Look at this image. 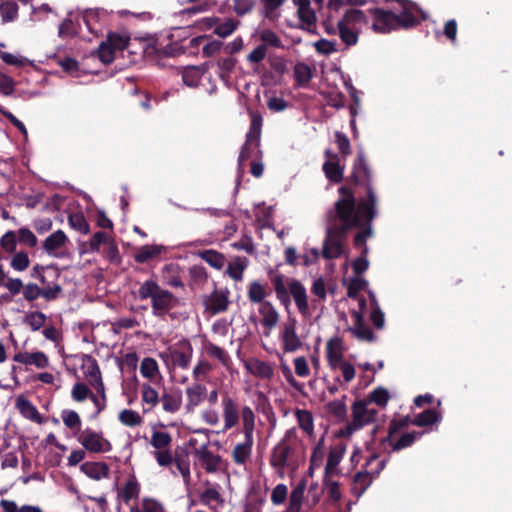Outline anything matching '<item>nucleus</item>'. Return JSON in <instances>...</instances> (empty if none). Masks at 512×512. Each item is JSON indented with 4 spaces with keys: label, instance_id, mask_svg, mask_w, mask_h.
<instances>
[{
    "label": "nucleus",
    "instance_id": "f257e3e1",
    "mask_svg": "<svg viewBox=\"0 0 512 512\" xmlns=\"http://www.w3.org/2000/svg\"><path fill=\"white\" fill-rule=\"evenodd\" d=\"M385 2H396L399 8H395L394 11L370 8L368 12L373 17L371 28L374 32L386 34L399 29L408 30L420 24L419 15L423 14V11L417 3L411 0H385Z\"/></svg>",
    "mask_w": 512,
    "mask_h": 512
},
{
    "label": "nucleus",
    "instance_id": "f03ea898",
    "mask_svg": "<svg viewBox=\"0 0 512 512\" xmlns=\"http://www.w3.org/2000/svg\"><path fill=\"white\" fill-rule=\"evenodd\" d=\"M341 198L335 202V213L340 221H350L354 225L372 222L376 217L377 196L375 191H369L365 198L357 202L353 190L348 186L338 189Z\"/></svg>",
    "mask_w": 512,
    "mask_h": 512
},
{
    "label": "nucleus",
    "instance_id": "7ed1b4c3",
    "mask_svg": "<svg viewBox=\"0 0 512 512\" xmlns=\"http://www.w3.org/2000/svg\"><path fill=\"white\" fill-rule=\"evenodd\" d=\"M134 295L142 301L150 299L152 314L158 318L164 317L179 305V299L153 279L144 281Z\"/></svg>",
    "mask_w": 512,
    "mask_h": 512
},
{
    "label": "nucleus",
    "instance_id": "20e7f679",
    "mask_svg": "<svg viewBox=\"0 0 512 512\" xmlns=\"http://www.w3.org/2000/svg\"><path fill=\"white\" fill-rule=\"evenodd\" d=\"M368 23L364 11L356 8L348 9L337 23V30L341 41L351 47L357 44L362 25Z\"/></svg>",
    "mask_w": 512,
    "mask_h": 512
},
{
    "label": "nucleus",
    "instance_id": "39448f33",
    "mask_svg": "<svg viewBox=\"0 0 512 512\" xmlns=\"http://www.w3.org/2000/svg\"><path fill=\"white\" fill-rule=\"evenodd\" d=\"M241 417L243 422L245 441L235 445L232 451V458L236 464L244 465L251 456L252 452L255 414L249 406H244L241 410Z\"/></svg>",
    "mask_w": 512,
    "mask_h": 512
},
{
    "label": "nucleus",
    "instance_id": "423d86ee",
    "mask_svg": "<svg viewBox=\"0 0 512 512\" xmlns=\"http://www.w3.org/2000/svg\"><path fill=\"white\" fill-rule=\"evenodd\" d=\"M341 225L328 227L323 243L322 257L325 259L339 258L343 252L342 239L354 224L350 221H340Z\"/></svg>",
    "mask_w": 512,
    "mask_h": 512
},
{
    "label": "nucleus",
    "instance_id": "0eeeda50",
    "mask_svg": "<svg viewBox=\"0 0 512 512\" xmlns=\"http://www.w3.org/2000/svg\"><path fill=\"white\" fill-rule=\"evenodd\" d=\"M347 181L354 186L364 187L368 195L369 191H374L372 170L363 151L358 152L353 162L351 175L347 178Z\"/></svg>",
    "mask_w": 512,
    "mask_h": 512
},
{
    "label": "nucleus",
    "instance_id": "6e6552de",
    "mask_svg": "<svg viewBox=\"0 0 512 512\" xmlns=\"http://www.w3.org/2000/svg\"><path fill=\"white\" fill-rule=\"evenodd\" d=\"M294 436L293 430H288L284 437L274 446L270 455V465L277 471H283L288 465V459L293 453L289 441Z\"/></svg>",
    "mask_w": 512,
    "mask_h": 512
},
{
    "label": "nucleus",
    "instance_id": "1a4fd4ad",
    "mask_svg": "<svg viewBox=\"0 0 512 512\" xmlns=\"http://www.w3.org/2000/svg\"><path fill=\"white\" fill-rule=\"evenodd\" d=\"M78 441L91 453L109 452L112 449V444L103 436L102 432H96L90 428L81 432Z\"/></svg>",
    "mask_w": 512,
    "mask_h": 512
},
{
    "label": "nucleus",
    "instance_id": "9d476101",
    "mask_svg": "<svg viewBox=\"0 0 512 512\" xmlns=\"http://www.w3.org/2000/svg\"><path fill=\"white\" fill-rule=\"evenodd\" d=\"M370 419L365 413V400H357L352 405V420L338 432L339 437L348 438L355 431L362 429L370 424Z\"/></svg>",
    "mask_w": 512,
    "mask_h": 512
},
{
    "label": "nucleus",
    "instance_id": "9b49d317",
    "mask_svg": "<svg viewBox=\"0 0 512 512\" xmlns=\"http://www.w3.org/2000/svg\"><path fill=\"white\" fill-rule=\"evenodd\" d=\"M22 291L23 298L27 302L32 303L39 297H42L47 302H52L57 300L61 296L63 288L61 285H53L51 288H40L38 284L29 282L27 284H24Z\"/></svg>",
    "mask_w": 512,
    "mask_h": 512
},
{
    "label": "nucleus",
    "instance_id": "f8f14e48",
    "mask_svg": "<svg viewBox=\"0 0 512 512\" xmlns=\"http://www.w3.org/2000/svg\"><path fill=\"white\" fill-rule=\"evenodd\" d=\"M387 462V459H382L377 463V468L375 470H372L371 472H357L353 477L351 493L357 498H360L370 487L373 479L378 477L381 471L386 467Z\"/></svg>",
    "mask_w": 512,
    "mask_h": 512
},
{
    "label": "nucleus",
    "instance_id": "ddd939ff",
    "mask_svg": "<svg viewBox=\"0 0 512 512\" xmlns=\"http://www.w3.org/2000/svg\"><path fill=\"white\" fill-rule=\"evenodd\" d=\"M287 285L289 288V296L293 297L298 311L302 315L308 314L309 304L305 286L295 278H288Z\"/></svg>",
    "mask_w": 512,
    "mask_h": 512
},
{
    "label": "nucleus",
    "instance_id": "4468645a",
    "mask_svg": "<svg viewBox=\"0 0 512 512\" xmlns=\"http://www.w3.org/2000/svg\"><path fill=\"white\" fill-rule=\"evenodd\" d=\"M297 320L289 318L284 325L280 338L285 352H295L302 346V342L296 332Z\"/></svg>",
    "mask_w": 512,
    "mask_h": 512
},
{
    "label": "nucleus",
    "instance_id": "2eb2a0df",
    "mask_svg": "<svg viewBox=\"0 0 512 512\" xmlns=\"http://www.w3.org/2000/svg\"><path fill=\"white\" fill-rule=\"evenodd\" d=\"M185 394V409L187 412H193L206 399L207 388L201 383H194L185 389Z\"/></svg>",
    "mask_w": 512,
    "mask_h": 512
},
{
    "label": "nucleus",
    "instance_id": "dca6fc26",
    "mask_svg": "<svg viewBox=\"0 0 512 512\" xmlns=\"http://www.w3.org/2000/svg\"><path fill=\"white\" fill-rule=\"evenodd\" d=\"M354 326L349 331L360 341L373 342L376 339L374 332L367 326L362 311H353Z\"/></svg>",
    "mask_w": 512,
    "mask_h": 512
},
{
    "label": "nucleus",
    "instance_id": "f3484780",
    "mask_svg": "<svg viewBox=\"0 0 512 512\" xmlns=\"http://www.w3.org/2000/svg\"><path fill=\"white\" fill-rule=\"evenodd\" d=\"M195 455L198 457L201 466L208 473H214L218 470L222 458L220 455L214 454L208 449L207 444L201 445L195 450Z\"/></svg>",
    "mask_w": 512,
    "mask_h": 512
},
{
    "label": "nucleus",
    "instance_id": "a211bd4d",
    "mask_svg": "<svg viewBox=\"0 0 512 512\" xmlns=\"http://www.w3.org/2000/svg\"><path fill=\"white\" fill-rule=\"evenodd\" d=\"M224 430H229L237 425L239 421V409L236 401L225 394L222 398Z\"/></svg>",
    "mask_w": 512,
    "mask_h": 512
},
{
    "label": "nucleus",
    "instance_id": "6ab92c4d",
    "mask_svg": "<svg viewBox=\"0 0 512 512\" xmlns=\"http://www.w3.org/2000/svg\"><path fill=\"white\" fill-rule=\"evenodd\" d=\"M270 280L273 284L277 299L285 309L288 310L291 305V298L289 296V288L285 275L282 273H271Z\"/></svg>",
    "mask_w": 512,
    "mask_h": 512
},
{
    "label": "nucleus",
    "instance_id": "aec40b11",
    "mask_svg": "<svg viewBox=\"0 0 512 512\" xmlns=\"http://www.w3.org/2000/svg\"><path fill=\"white\" fill-rule=\"evenodd\" d=\"M192 353V345L190 344V342L184 341L179 344V348L171 350V362L174 366H177L182 369H187L192 358Z\"/></svg>",
    "mask_w": 512,
    "mask_h": 512
},
{
    "label": "nucleus",
    "instance_id": "412c9836",
    "mask_svg": "<svg viewBox=\"0 0 512 512\" xmlns=\"http://www.w3.org/2000/svg\"><path fill=\"white\" fill-rule=\"evenodd\" d=\"M13 361L25 365H34L39 369H44L49 365L48 357L42 351H37L33 353L19 352L14 355Z\"/></svg>",
    "mask_w": 512,
    "mask_h": 512
},
{
    "label": "nucleus",
    "instance_id": "4be33fe9",
    "mask_svg": "<svg viewBox=\"0 0 512 512\" xmlns=\"http://www.w3.org/2000/svg\"><path fill=\"white\" fill-rule=\"evenodd\" d=\"M16 408L21 415L37 424H42L44 419L37 408L24 395H20L16 399Z\"/></svg>",
    "mask_w": 512,
    "mask_h": 512
},
{
    "label": "nucleus",
    "instance_id": "5701e85b",
    "mask_svg": "<svg viewBox=\"0 0 512 512\" xmlns=\"http://www.w3.org/2000/svg\"><path fill=\"white\" fill-rule=\"evenodd\" d=\"M326 358L332 369H336L342 363L343 347L340 338H332L327 342Z\"/></svg>",
    "mask_w": 512,
    "mask_h": 512
},
{
    "label": "nucleus",
    "instance_id": "b1692460",
    "mask_svg": "<svg viewBox=\"0 0 512 512\" xmlns=\"http://www.w3.org/2000/svg\"><path fill=\"white\" fill-rule=\"evenodd\" d=\"M334 160H326L322 170L331 183H341L344 179V166L339 164V156L333 155Z\"/></svg>",
    "mask_w": 512,
    "mask_h": 512
},
{
    "label": "nucleus",
    "instance_id": "393cba45",
    "mask_svg": "<svg viewBox=\"0 0 512 512\" xmlns=\"http://www.w3.org/2000/svg\"><path fill=\"white\" fill-rule=\"evenodd\" d=\"M166 251L163 245H144L138 248L134 254L135 262L139 264L147 263L151 260L157 259L162 253Z\"/></svg>",
    "mask_w": 512,
    "mask_h": 512
},
{
    "label": "nucleus",
    "instance_id": "a878e982",
    "mask_svg": "<svg viewBox=\"0 0 512 512\" xmlns=\"http://www.w3.org/2000/svg\"><path fill=\"white\" fill-rule=\"evenodd\" d=\"M208 71L206 63L199 66H188L182 72V80L189 87H197L202 76Z\"/></svg>",
    "mask_w": 512,
    "mask_h": 512
},
{
    "label": "nucleus",
    "instance_id": "bb28decb",
    "mask_svg": "<svg viewBox=\"0 0 512 512\" xmlns=\"http://www.w3.org/2000/svg\"><path fill=\"white\" fill-rule=\"evenodd\" d=\"M246 368L251 374L263 379H271L274 375V369L270 363L263 360L252 358L246 363Z\"/></svg>",
    "mask_w": 512,
    "mask_h": 512
},
{
    "label": "nucleus",
    "instance_id": "cd10ccee",
    "mask_svg": "<svg viewBox=\"0 0 512 512\" xmlns=\"http://www.w3.org/2000/svg\"><path fill=\"white\" fill-rule=\"evenodd\" d=\"M80 470L89 478L100 480L109 476V466L104 462H85L80 466Z\"/></svg>",
    "mask_w": 512,
    "mask_h": 512
},
{
    "label": "nucleus",
    "instance_id": "c85d7f7f",
    "mask_svg": "<svg viewBox=\"0 0 512 512\" xmlns=\"http://www.w3.org/2000/svg\"><path fill=\"white\" fill-rule=\"evenodd\" d=\"M345 453V447L342 445H338L335 447H332L328 454L327 463L325 466V472L324 475H336L338 476L340 474L339 469L337 466L341 462L343 456Z\"/></svg>",
    "mask_w": 512,
    "mask_h": 512
},
{
    "label": "nucleus",
    "instance_id": "c756f323",
    "mask_svg": "<svg viewBox=\"0 0 512 512\" xmlns=\"http://www.w3.org/2000/svg\"><path fill=\"white\" fill-rule=\"evenodd\" d=\"M259 313L262 316L261 324L271 330L279 321V313L270 301L263 302L259 307Z\"/></svg>",
    "mask_w": 512,
    "mask_h": 512
},
{
    "label": "nucleus",
    "instance_id": "7c9ffc66",
    "mask_svg": "<svg viewBox=\"0 0 512 512\" xmlns=\"http://www.w3.org/2000/svg\"><path fill=\"white\" fill-rule=\"evenodd\" d=\"M423 434V431H412L402 434L398 440H394L393 437H391V440L386 441V443L391 446L392 452H397L411 447L417 439L422 437Z\"/></svg>",
    "mask_w": 512,
    "mask_h": 512
},
{
    "label": "nucleus",
    "instance_id": "2f4dec72",
    "mask_svg": "<svg viewBox=\"0 0 512 512\" xmlns=\"http://www.w3.org/2000/svg\"><path fill=\"white\" fill-rule=\"evenodd\" d=\"M229 300L223 292L214 291L206 301V309L213 315L225 312L228 309Z\"/></svg>",
    "mask_w": 512,
    "mask_h": 512
},
{
    "label": "nucleus",
    "instance_id": "473e14b6",
    "mask_svg": "<svg viewBox=\"0 0 512 512\" xmlns=\"http://www.w3.org/2000/svg\"><path fill=\"white\" fill-rule=\"evenodd\" d=\"M141 395L143 404L148 405L147 408L143 406V413L150 412L160 402L161 397H159L156 389L147 383L142 384Z\"/></svg>",
    "mask_w": 512,
    "mask_h": 512
},
{
    "label": "nucleus",
    "instance_id": "72a5a7b5",
    "mask_svg": "<svg viewBox=\"0 0 512 512\" xmlns=\"http://www.w3.org/2000/svg\"><path fill=\"white\" fill-rule=\"evenodd\" d=\"M262 116L258 113L251 114L249 131L246 135L247 142H254L256 147L260 146Z\"/></svg>",
    "mask_w": 512,
    "mask_h": 512
},
{
    "label": "nucleus",
    "instance_id": "f704fd0d",
    "mask_svg": "<svg viewBox=\"0 0 512 512\" xmlns=\"http://www.w3.org/2000/svg\"><path fill=\"white\" fill-rule=\"evenodd\" d=\"M66 242H68L66 234L62 230H57L45 239L43 249L51 254L53 251L63 247Z\"/></svg>",
    "mask_w": 512,
    "mask_h": 512
},
{
    "label": "nucleus",
    "instance_id": "c9c22d12",
    "mask_svg": "<svg viewBox=\"0 0 512 512\" xmlns=\"http://www.w3.org/2000/svg\"><path fill=\"white\" fill-rule=\"evenodd\" d=\"M441 420V414L435 409H427L417 414L412 421V425L418 427H427Z\"/></svg>",
    "mask_w": 512,
    "mask_h": 512
},
{
    "label": "nucleus",
    "instance_id": "e433bc0d",
    "mask_svg": "<svg viewBox=\"0 0 512 512\" xmlns=\"http://www.w3.org/2000/svg\"><path fill=\"white\" fill-rule=\"evenodd\" d=\"M199 257L208 263L211 267L221 270L226 262L225 256L213 249L199 251Z\"/></svg>",
    "mask_w": 512,
    "mask_h": 512
},
{
    "label": "nucleus",
    "instance_id": "4c0bfd02",
    "mask_svg": "<svg viewBox=\"0 0 512 512\" xmlns=\"http://www.w3.org/2000/svg\"><path fill=\"white\" fill-rule=\"evenodd\" d=\"M371 223L372 222H367V223L365 222L364 224H362L360 226H353V228L361 229V231L355 235L353 242H354V246L356 248H363V250H362L363 254L368 253V247L366 245V241L373 234V229H372Z\"/></svg>",
    "mask_w": 512,
    "mask_h": 512
},
{
    "label": "nucleus",
    "instance_id": "58836bf2",
    "mask_svg": "<svg viewBox=\"0 0 512 512\" xmlns=\"http://www.w3.org/2000/svg\"><path fill=\"white\" fill-rule=\"evenodd\" d=\"M204 349L210 357L217 359L223 366L229 367L231 364V358L228 352L218 345L207 341L204 344Z\"/></svg>",
    "mask_w": 512,
    "mask_h": 512
},
{
    "label": "nucleus",
    "instance_id": "ea45409f",
    "mask_svg": "<svg viewBox=\"0 0 512 512\" xmlns=\"http://www.w3.org/2000/svg\"><path fill=\"white\" fill-rule=\"evenodd\" d=\"M311 67L304 63L298 62L294 66L295 82L299 87H306L312 79Z\"/></svg>",
    "mask_w": 512,
    "mask_h": 512
},
{
    "label": "nucleus",
    "instance_id": "a19ab883",
    "mask_svg": "<svg viewBox=\"0 0 512 512\" xmlns=\"http://www.w3.org/2000/svg\"><path fill=\"white\" fill-rule=\"evenodd\" d=\"M413 419L410 416H402L399 418H393L388 427V435L381 440V444H386V441H390L391 437H393L399 431L407 428L412 424Z\"/></svg>",
    "mask_w": 512,
    "mask_h": 512
},
{
    "label": "nucleus",
    "instance_id": "79ce46f5",
    "mask_svg": "<svg viewBox=\"0 0 512 512\" xmlns=\"http://www.w3.org/2000/svg\"><path fill=\"white\" fill-rule=\"evenodd\" d=\"M160 402L165 412L174 414L180 410L182 398L180 394L163 393Z\"/></svg>",
    "mask_w": 512,
    "mask_h": 512
},
{
    "label": "nucleus",
    "instance_id": "37998d69",
    "mask_svg": "<svg viewBox=\"0 0 512 512\" xmlns=\"http://www.w3.org/2000/svg\"><path fill=\"white\" fill-rule=\"evenodd\" d=\"M334 475H324L323 486L327 493V498L333 503H339L341 500L340 484L332 479Z\"/></svg>",
    "mask_w": 512,
    "mask_h": 512
},
{
    "label": "nucleus",
    "instance_id": "c03bdc74",
    "mask_svg": "<svg viewBox=\"0 0 512 512\" xmlns=\"http://www.w3.org/2000/svg\"><path fill=\"white\" fill-rule=\"evenodd\" d=\"M140 493V484L138 483L135 476L130 477L125 483L122 491L121 497L125 504H129V502L133 499H137Z\"/></svg>",
    "mask_w": 512,
    "mask_h": 512
},
{
    "label": "nucleus",
    "instance_id": "a18cd8bd",
    "mask_svg": "<svg viewBox=\"0 0 512 512\" xmlns=\"http://www.w3.org/2000/svg\"><path fill=\"white\" fill-rule=\"evenodd\" d=\"M248 260L245 257H236L227 267V274L235 281L243 279V272L246 269Z\"/></svg>",
    "mask_w": 512,
    "mask_h": 512
},
{
    "label": "nucleus",
    "instance_id": "49530a36",
    "mask_svg": "<svg viewBox=\"0 0 512 512\" xmlns=\"http://www.w3.org/2000/svg\"><path fill=\"white\" fill-rule=\"evenodd\" d=\"M325 410L328 414L333 416L338 421H343L347 415V407L344 402V399L333 400V401L328 402L325 405Z\"/></svg>",
    "mask_w": 512,
    "mask_h": 512
},
{
    "label": "nucleus",
    "instance_id": "de8ad7c7",
    "mask_svg": "<svg viewBox=\"0 0 512 512\" xmlns=\"http://www.w3.org/2000/svg\"><path fill=\"white\" fill-rule=\"evenodd\" d=\"M266 296L267 292L260 282L255 280L249 284L248 299L250 300V302L262 305L263 302L267 301L265 300Z\"/></svg>",
    "mask_w": 512,
    "mask_h": 512
},
{
    "label": "nucleus",
    "instance_id": "09e8293b",
    "mask_svg": "<svg viewBox=\"0 0 512 512\" xmlns=\"http://www.w3.org/2000/svg\"><path fill=\"white\" fill-rule=\"evenodd\" d=\"M119 421L127 427H136L142 424L143 418L141 415L131 409H123L119 413Z\"/></svg>",
    "mask_w": 512,
    "mask_h": 512
},
{
    "label": "nucleus",
    "instance_id": "8fccbe9b",
    "mask_svg": "<svg viewBox=\"0 0 512 512\" xmlns=\"http://www.w3.org/2000/svg\"><path fill=\"white\" fill-rule=\"evenodd\" d=\"M172 437L165 431H154L151 436L150 444L157 450L168 449L171 445Z\"/></svg>",
    "mask_w": 512,
    "mask_h": 512
},
{
    "label": "nucleus",
    "instance_id": "3c124183",
    "mask_svg": "<svg viewBox=\"0 0 512 512\" xmlns=\"http://www.w3.org/2000/svg\"><path fill=\"white\" fill-rule=\"evenodd\" d=\"M295 415L299 427L306 433L311 434L314 428L312 413L306 409H297Z\"/></svg>",
    "mask_w": 512,
    "mask_h": 512
},
{
    "label": "nucleus",
    "instance_id": "603ef678",
    "mask_svg": "<svg viewBox=\"0 0 512 512\" xmlns=\"http://www.w3.org/2000/svg\"><path fill=\"white\" fill-rule=\"evenodd\" d=\"M163 273L170 274L169 276H164L167 285L174 288H184V283L178 274L177 266L173 264H167L163 267Z\"/></svg>",
    "mask_w": 512,
    "mask_h": 512
},
{
    "label": "nucleus",
    "instance_id": "864d4df0",
    "mask_svg": "<svg viewBox=\"0 0 512 512\" xmlns=\"http://www.w3.org/2000/svg\"><path fill=\"white\" fill-rule=\"evenodd\" d=\"M70 226L76 231L82 234H88L90 232V226L85 216L81 212L70 214L68 217Z\"/></svg>",
    "mask_w": 512,
    "mask_h": 512
},
{
    "label": "nucleus",
    "instance_id": "5fc2aeb1",
    "mask_svg": "<svg viewBox=\"0 0 512 512\" xmlns=\"http://www.w3.org/2000/svg\"><path fill=\"white\" fill-rule=\"evenodd\" d=\"M0 506L5 512H43L39 506L22 505L21 507H18L14 501L8 499H2L0 501Z\"/></svg>",
    "mask_w": 512,
    "mask_h": 512
},
{
    "label": "nucleus",
    "instance_id": "6e6d98bb",
    "mask_svg": "<svg viewBox=\"0 0 512 512\" xmlns=\"http://www.w3.org/2000/svg\"><path fill=\"white\" fill-rule=\"evenodd\" d=\"M190 283L189 286H199L207 281L208 274L206 269L201 265H193L189 268Z\"/></svg>",
    "mask_w": 512,
    "mask_h": 512
},
{
    "label": "nucleus",
    "instance_id": "4d7b16f0",
    "mask_svg": "<svg viewBox=\"0 0 512 512\" xmlns=\"http://www.w3.org/2000/svg\"><path fill=\"white\" fill-rule=\"evenodd\" d=\"M64 425L77 432L81 429V418L79 414L74 410H63L61 414Z\"/></svg>",
    "mask_w": 512,
    "mask_h": 512
},
{
    "label": "nucleus",
    "instance_id": "13d9d810",
    "mask_svg": "<svg viewBox=\"0 0 512 512\" xmlns=\"http://www.w3.org/2000/svg\"><path fill=\"white\" fill-rule=\"evenodd\" d=\"M0 15L3 22L14 21L18 16V5L14 1H6L0 5Z\"/></svg>",
    "mask_w": 512,
    "mask_h": 512
},
{
    "label": "nucleus",
    "instance_id": "bf43d9fd",
    "mask_svg": "<svg viewBox=\"0 0 512 512\" xmlns=\"http://www.w3.org/2000/svg\"><path fill=\"white\" fill-rule=\"evenodd\" d=\"M0 247L3 251L12 254L15 253L16 247H17V235L14 231L9 230L7 231L1 238H0Z\"/></svg>",
    "mask_w": 512,
    "mask_h": 512
},
{
    "label": "nucleus",
    "instance_id": "052dcab7",
    "mask_svg": "<svg viewBox=\"0 0 512 512\" xmlns=\"http://www.w3.org/2000/svg\"><path fill=\"white\" fill-rule=\"evenodd\" d=\"M367 285V280L363 278L358 276L351 278L347 288V296L351 299H357L359 292L366 289Z\"/></svg>",
    "mask_w": 512,
    "mask_h": 512
},
{
    "label": "nucleus",
    "instance_id": "680f3d73",
    "mask_svg": "<svg viewBox=\"0 0 512 512\" xmlns=\"http://www.w3.org/2000/svg\"><path fill=\"white\" fill-rule=\"evenodd\" d=\"M129 40L130 38L128 36L121 35L116 32H110L106 38V41L115 49V51H122L126 49L129 44Z\"/></svg>",
    "mask_w": 512,
    "mask_h": 512
},
{
    "label": "nucleus",
    "instance_id": "e2e57ef3",
    "mask_svg": "<svg viewBox=\"0 0 512 512\" xmlns=\"http://www.w3.org/2000/svg\"><path fill=\"white\" fill-rule=\"evenodd\" d=\"M97 54L102 63L108 65L114 61L115 49L107 41L101 42Z\"/></svg>",
    "mask_w": 512,
    "mask_h": 512
},
{
    "label": "nucleus",
    "instance_id": "0e129e2a",
    "mask_svg": "<svg viewBox=\"0 0 512 512\" xmlns=\"http://www.w3.org/2000/svg\"><path fill=\"white\" fill-rule=\"evenodd\" d=\"M58 65L63 69L64 72L71 76L79 75V63L75 58L64 57L57 60Z\"/></svg>",
    "mask_w": 512,
    "mask_h": 512
},
{
    "label": "nucleus",
    "instance_id": "69168bd1",
    "mask_svg": "<svg viewBox=\"0 0 512 512\" xmlns=\"http://www.w3.org/2000/svg\"><path fill=\"white\" fill-rule=\"evenodd\" d=\"M30 259L28 254L24 251L17 252L13 255L10 266L19 272L26 270L29 267Z\"/></svg>",
    "mask_w": 512,
    "mask_h": 512
},
{
    "label": "nucleus",
    "instance_id": "338daca9",
    "mask_svg": "<svg viewBox=\"0 0 512 512\" xmlns=\"http://www.w3.org/2000/svg\"><path fill=\"white\" fill-rule=\"evenodd\" d=\"M92 391L83 382H76L72 388L71 396L76 402H83L87 398L89 399Z\"/></svg>",
    "mask_w": 512,
    "mask_h": 512
},
{
    "label": "nucleus",
    "instance_id": "774afa93",
    "mask_svg": "<svg viewBox=\"0 0 512 512\" xmlns=\"http://www.w3.org/2000/svg\"><path fill=\"white\" fill-rule=\"evenodd\" d=\"M389 398L390 396L387 389L383 387H377L369 394L368 402H374L380 407H385L388 403Z\"/></svg>",
    "mask_w": 512,
    "mask_h": 512
}]
</instances>
